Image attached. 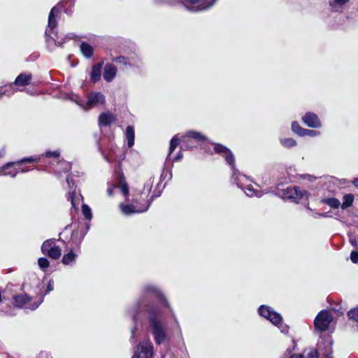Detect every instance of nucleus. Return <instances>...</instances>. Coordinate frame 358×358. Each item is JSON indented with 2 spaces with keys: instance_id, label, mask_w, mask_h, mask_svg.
I'll list each match as a JSON object with an SVG mask.
<instances>
[{
  "instance_id": "09e8293b",
  "label": "nucleus",
  "mask_w": 358,
  "mask_h": 358,
  "mask_svg": "<svg viewBox=\"0 0 358 358\" xmlns=\"http://www.w3.org/2000/svg\"><path fill=\"white\" fill-rule=\"evenodd\" d=\"M350 243L353 247L358 248L357 241L355 238H350Z\"/></svg>"
},
{
  "instance_id": "9d476101",
  "label": "nucleus",
  "mask_w": 358,
  "mask_h": 358,
  "mask_svg": "<svg viewBox=\"0 0 358 358\" xmlns=\"http://www.w3.org/2000/svg\"><path fill=\"white\" fill-rule=\"evenodd\" d=\"M76 103L85 110L92 108L99 107L106 103L104 94L100 92H91L87 95V101L78 99Z\"/></svg>"
},
{
  "instance_id": "37998d69",
  "label": "nucleus",
  "mask_w": 358,
  "mask_h": 358,
  "mask_svg": "<svg viewBox=\"0 0 358 358\" xmlns=\"http://www.w3.org/2000/svg\"><path fill=\"white\" fill-rule=\"evenodd\" d=\"M350 260L354 264L358 263V252L356 250H353L350 253Z\"/></svg>"
},
{
  "instance_id": "20e7f679",
  "label": "nucleus",
  "mask_w": 358,
  "mask_h": 358,
  "mask_svg": "<svg viewBox=\"0 0 358 358\" xmlns=\"http://www.w3.org/2000/svg\"><path fill=\"white\" fill-rule=\"evenodd\" d=\"M190 139L194 140L196 143H202L205 141H208V138L202 134L201 133L196 131H187L185 134L182 135L180 138L178 137V135H175L170 141V147L168 158L171 155V153L175 150L180 143H182L180 149L183 150H192L196 147V145H189L188 141H190Z\"/></svg>"
},
{
  "instance_id": "8fccbe9b",
  "label": "nucleus",
  "mask_w": 358,
  "mask_h": 358,
  "mask_svg": "<svg viewBox=\"0 0 358 358\" xmlns=\"http://www.w3.org/2000/svg\"><path fill=\"white\" fill-rule=\"evenodd\" d=\"M182 157V153L181 151L178 152L176 157L173 158V161H179Z\"/></svg>"
},
{
  "instance_id": "c85d7f7f",
  "label": "nucleus",
  "mask_w": 358,
  "mask_h": 358,
  "mask_svg": "<svg viewBox=\"0 0 358 358\" xmlns=\"http://www.w3.org/2000/svg\"><path fill=\"white\" fill-rule=\"evenodd\" d=\"M43 254L48 255L52 259H58L62 255V250L59 246H57L54 247L53 248L48 249V250H46L45 252H43Z\"/></svg>"
},
{
  "instance_id": "2f4dec72",
  "label": "nucleus",
  "mask_w": 358,
  "mask_h": 358,
  "mask_svg": "<svg viewBox=\"0 0 358 358\" xmlns=\"http://www.w3.org/2000/svg\"><path fill=\"white\" fill-rule=\"evenodd\" d=\"M127 59L129 68L139 67L141 64V60L136 55H131Z\"/></svg>"
},
{
  "instance_id": "473e14b6",
  "label": "nucleus",
  "mask_w": 358,
  "mask_h": 358,
  "mask_svg": "<svg viewBox=\"0 0 358 358\" xmlns=\"http://www.w3.org/2000/svg\"><path fill=\"white\" fill-rule=\"evenodd\" d=\"M354 201V196L352 194H345L343 197V203L341 204L342 209L350 207Z\"/></svg>"
},
{
  "instance_id": "4468645a",
  "label": "nucleus",
  "mask_w": 358,
  "mask_h": 358,
  "mask_svg": "<svg viewBox=\"0 0 358 358\" xmlns=\"http://www.w3.org/2000/svg\"><path fill=\"white\" fill-rule=\"evenodd\" d=\"M153 345L149 339L141 342L134 350L131 358H152Z\"/></svg>"
},
{
  "instance_id": "4c0bfd02",
  "label": "nucleus",
  "mask_w": 358,
  "mask_h": 358,
  "mask_svg": "<svg viewBox=\"0 0 358 358\" xmlns=\"http://www.w3.org/2000/svg\"><path fill=\"white\" fill-rule=\"evenodd\" d=\"M82 213L85 216V219L88 221L91 220L92 217L91 208L86 204L82 205Z\"/></svg>"
},
{
  "instance_id": "a878e982",
  "label": "nucleus",
  "mask_w": 358,
  "mask_h": 358,
  "mask_svg": "<svg viewBox=\"0 0 358 358\" xmlns=\"http://www.w3.org/2000/svg\"><path fill=\"white\" fill-rule=\"evenodd\" d=\"M31 78L32 76L30 73H21L16 78L14 84L17 86H26L29 85Z\"/></svg>"
},
{
  "instance_id": "603ef678",
  "label": "nucleus",
  "mask_w": 358,
  "mask_h": 358,
  "mask_svg": "<svg viewBox=\"0 0 358 358\" xmlns=\"http://www.w3.org/2000/svg\"><path fill=\"white\" fill-rule=\"evenodd\" d=\"M352 182L355 187L358 188V178H355Z\"/></svg>"
},
{
  "instance_id": "49530a36",
  "label": "nucleus",
  "mask_w": 358,
  "mask_h": 358,
  "mask_svg": "<svg viewBox=\"0 0 358 358\" xmlns=\"http://www.w3.org/2000/svg\"><path fill=\"white\" fill-rule=\"evenodd\" d=\"M301 178L306 179L309 181H313L316 179L315 177L310 175H303L300 176Z\"/></svg>"
},
{
  "instance_id": "dca6fc26",
  "label": "nucleus",
  "mask_w": 358,
  "mask_h": 358,
  "mask_svg": "<svg viewBox=\"0 0 358 358\" xmlns=\"http://www.w3.org/2000/svg\"><path fill=\"white\" fill-rule=\"evenodd\" d=\"M66 182L68 183L71 189L69 192L67 199L71 201L72 208L76 211L78 210V206L80 203V198H82V196L80 194L77 195L75 189L73 190L74 184L72 176L69 175L66 177Z\"/></svg>"
},
{
  "instance_id": "f257e3e1",
  "label": "nucleus",
  "mask_w": 358,
  "mask_h": 358,
  "mask_svg": "<svg viewBox=\"0 0 358 358\" xmlns=\"http://www.w3.org/2000/svg\"><path fill=\"white\" fill-rule=\"evenodd\" d=\"M156 307L168 310L173 315V311L159 287L154 284L148 283L143 287L139 300L129 310V313L132 320L136 322L138 312L148 313L149 308Z\"/></svg>"
},
{
  "instance_id": "bf43d9fd",
  "label": "nucleus",
  "mask_w": 358,
  "mask_h": 358,
  "mask_svg": "<svg viewBox=\"0 0 358 358\" xmlns=\"http://www.w3.org/2000/svg\"><path fill=\"white\" fill-rule=\"evenodd\" d=\"M192 141H193L192 139H190V141H188V144L189 145H196Z\"/></svg>"
},
{
  "instance_id": "423d86ee",
  "label": "nucleus",
  "mask_w": 358,
  "mask_h": 358,
  "mask_svg": "<svg viewBox=\"0 0 358 358\" xmlns=\"http://www.w3.org/2000/svg\"><path fill=\"white\" fill-rule=\"evenodd\" d=\"M160 196V192H157V190L154 192V195H152L150 200H147L145 202H143L138 196H136L133 199L132 203H121L119 206L120 209L122 214L124 215H131L135 213H144L148 210L149 206H150L152 201L155 197H158Z\"/></svg>"
},
{
  "instance_id": "c756f323",
  "label": "nucleus",
  "mask_w": 358,
  "mask_h": 358,
  "mask_svg": "<svg viewBox=\"0 0 358 358\" xmlns=\"http://www.w3.org/2000/svg\"><path fill=\"white\" fill-rule=\"evenodd\" d=\"M126 138L127 140V145L131 148L134 144V129L132 126H128L126 129Z\"/></svg>"
},
{
  "instance_id": "7ed1b4c3",
  "label": "nucleus",
  "mask_w": 358,
  "mask_h": 358,
  "mask_svg": "<svg viewBox=\"0 0 358 358\" xmlns=\"http://www.w3.org/2000/svg\"><path fill=\"white\" fill-rule=\"evenodd\" d=\"M148 322L149 328L153 336L155 342L159 345L165 342L168 338L166 325L164 320L166 317L171 316L175 320L176 316L166 309L159 308H149L148 309Z\"/></svg>"
},
{
  "instance_id": "72a5a7b5",
  "label": "nucleus",
  "mask_w": 358,
  "mask_h": 358,
  "mask_svg": "<svg viewBox=\"0 0 358 358\" xmlns=\"http://www.w3.org/2000/svg\"><path fill=\"white\" fill-rule=\"evenodd\" d=\"M322 203L329 206L332 208H338L341 202L338 199L336 198H327L322 200Z\"/></svg>"
},
{
  "instance_id": "f3484780",
  "label": "nucleus",
  "mask_w": 358,
  "mask_h": 358,
  "mask_svg": "<svg viewBox=\"0 0 358 358\" xmlns=\"http://www.w3.org/2000/svg\"><path fill=\"white\" fill-rule=\"evenodd\" d=\"M301 120L307 127L310 128H320L322 127L318 116L312 112L306 113L301 117Z\"/></svg>"
},
{
  "instance_id": "4be33fe9",
  "label": "nucleus",
  "mask_w": 358,
  "mask_h": 358,
  "mask_svg": "<svg viewBox=\"0 0 358 358\" xmlns=\"http://www.w3.org/2000/svg\"><path fill=\"white\" fill-rule=\"evenodd\" d=\"M115 121V115L109 112L102 113L99 117V124L100 127H107Z\"/></svg>"
},
{
  "instance_id": "cd10ccee",
  "label": "nucleus",
  "mask_w": 358,
  "mask_h": 358,
  "mask_svg": "<svg viewBox=\"0 0 358 358\" xmlns=\"http://www.w3.org/2000/svg\"><path fill=\"white\" fill-rule=\"evenodd\" d=\"M80 50L83 55L86 58H90L94 53V48L86 42H82L80 45Z\"/></svg>"
},
{
  "instance_id": "a18cd8bd",
  "label": "nucleus",
  "mask_w": 358,
  "mask_h": 358,
  "mask_svg": "<svg viewBox=\"0 0 358 358\" xmlns=\"http://www.w3.org/2000/svg\"><path fill=\"white\" fill-rule=\"evenodd\" d=\"M60 164L64 166V169L65 171H68L71 169V164L66 162H62Z\"/></svg>"
},
{
  "instance_id": "ea45409f",
  "label": "nucleus",
  "mask_w": 358,
  "mask_h": 358,
  "mask_svg": "<svg viewBox=\"0 0 358 358\" xmlns=\"http://www.w3.org/2000/svg\"><path fill=\"white\" fill-rule=\"evenodd\" d=\"M318 135H320V132L317 131L305 129L303 136H308L314 137Z\"/></svg>"
},
{
  "instance_id": "c9c22d12",
  "label": "nucleus",
  "mask_w": 358,
  "mask_h": 358,
  "mask_svg": "<svg viewBox=\"0 0 358 358\" xmlns=\"http://www.w3.org/2000/svg\"><path fill=\"white\" fill-rule=\"evenodd\" d=\"M56 240L55 238H50L45 241L41 245V252L42 253L48 250L50 248H53L54 247H57L55 245Z\"/></svg>"
},
{
  "instance_id": "5701e85b",
  "label": "nucleus",
  "mask_w": 358,
  "mask_h": 358,
  "mask_svg": "<svg viewBox=\"0 0 358 358\" xmlns=\"http://www.w3.org/2000/svg\"><path fill=\"white\" fill-rule=\"evenodd\" d=\"M78 255L72 249H70L67 253L62 257V262L64 265L72 266L76 264Z\"/></svg>"
},
{
  "instance_id": "bb28decb",
  "label": "nucleus",
  "mask_w": 358,
  "mask_h": 358,
  "mask_svg": "<svg viewBox=\"0 0 358 358\" xmlns=\"http://www.w3.org/2000/svg\"><path fill=\"white\" fill-rule=\"evenodd\" d=\"M111 60L117 65L120 66V69H129V64L127 57L120 55L117 57H112Z\"/></svg>"
},
{
  "instance_id": "0eeeda50",
  "label": "nucleus",
  "mask_w": 358,
  "mask_h": 358,
  "mask_svg": "<svg viewBox=\"0 0 358 358\" xmlns=\"http://www.w3.org/2000/svg\"><path fill=\"white\" fill-rule=\"evenodd\" d=\"M39 159L36 157H24L19 161L8 162L0 167V176H10L14 178L18 173H26L32 169L22 167V165L27 162H36Z\"/></svg>"
},
{
  "instance_id": "b1692460",
  "label": "nucleus",
  "mask_w": 358,
  "mask_h": 358,
  "mask_svg": "<svg viewBox=\"0 0 358 358\" xmlns=\"http://www.w3.org/2000/svg\"><path fill=\"white\" fill-rule=\"evenodd\" d=\"M154 183V178H150L144 185L142 193L139 194V199L143 201H146L148 195L152 189Z\"/></svg>"
},
{
  "instance_id": "2eb2a0df",
  "label": "nucleus",
  "mask_w": 358,
  "mask_h": 358,
  "mask_svg": "<svg viewBox=\"0 0 358 358\" xmlns=\"http://www.w3.org/2000/svg\"><path fill=\"white\" fill-rule=\"evenodd\" d=\"M332 345L333 341L330 337L325 338L324 342L319 343L317 350L318 356H323L322 358H334Z\"/></svg>"
},
{
  "instance_id": "1a4fd4ad",
  "label": "nucleus",
  "mask_w": 358,
  "mask_h": 358,
  "mask_svg": "<svg viewBox=\"0 0 358 358\" xmlns=\"http://www.w3.org/2000/svg\"><path fill=\"white\" fill-rule=\"evenodd\" d=\"M258 313L262 317L276 326L282 333L286 334L288 332L289 327L282 322L281 315L275 311L271 307L262 305L258 309Z\"/></svg>"
},
{
  "instance_id": "9b49d317",
  "label": "nucleus",
  "mask_w": 358,
  "mask_h": 358,
  "mask_svg": "<svg viewBox=\"0 0 358 358\" xmlns=\"http://www.w3.org/2000/svg\"><path fill=\"white\" fill-rule=\"evenodd\" d=\"M170 4L182 3L189 11L199 12L206 10L215 3L213 0H167Z\"/></svg>"
},
{
  "instance_id": "79ce46f5",
  "label": "nucleus",
  "mask_w": 358,
  "mask_h": 358,
  "mask_svg": "<svg viewBox=\"0 0 358 358\" xmlns=\"http://www.w3.org/2000/svg\"><path fill=\"white\" fill-rule=\"evenodd\" d=\"M8 88H9L10 90V92H8V90H4L3 91V90H0V98L6 94L8 96H10L11 94H14L15 90H14L13 88V85H10L7 87Z\"/></svg>"
},
{
  "instance_id": "f8f14e48",
  "label": "nucleus",
  "mask_w": 358,
  "mask_h": 358,
  "mask_svg": "<svg viewBox=\"0 0 358 358\" xmlns=\"http://www.w3.org/2000/svg\"><path fill=\"white\" fill-rule=\"evenodd\" d=\"M58 13L59 9L56 6H54L49 13L48 27L45 29V36L47 38H49L55 41L57 46H62V44L65 42V39H59L57 33H55V37L51 36V34L54 33V29H56L57 26L55 17Z\"/></svg>"
},
{
  "instance_id": "4d7b16f0",
  "label": "nucleus",
  "mask_w": 358,
  "mask_h": 358,
  "mask_svg": "<svg viewBox=\"0 0 358 358\" xmlns=\"http://www.w3.org/2000/svg\"><path fill=\"white\" fill-rule=\"evenodd\" d=\"M90 229V224L89 223H87L86 224V230L85 231H86V233L87 232V231L89 230Z\"/></svg>"
},
{
  "instance_id": "6e6d98bb",
  "label": "nucleus",
  "mask_w": 358,
  "mask_h": 358,
  "mask_svg": "<svg viewBox=\"0 0 358 358\" xmlns=\"http://www.w3.org/2000/svg\"><path fill=\"white\" fill-rule=\"evenodd\" d=\"M319 217H327V213H317Z\"/></svg>"
},
{
  "instance_id": "e2e57ef3",
  "label": "nucleus",
  "mask_w": 358,
  "mask_h": 358,
  "mask_svg": "<svg viewBox=\"0 0 358 358\" xmlns=\"http://www.w3.org/2000/svg\"><path fill=\"white\" fill-rule=\"evenodd\" d=\"M2 350V345L1 343H0V351Z\"/></svg>"
},
{
  "instance_id": "aec40b11",
  "label": "nucleus",
  "mask_w": 358,
  "mask_h": 358,
  "mask_svg": "<svg viewBox=\"0 0 358 358\" xmlns=\"http://www.w3.org/2000/svg\"><path fill=\"white\" fill-rule=\"evenodd\" d=\"M349 2L350 0H328L330 10L340 13L344 10Z\"/></svg>"
},
{
  "instance_id": "ddd939ff",
  "label": "nucleus",
  "mask_w": 358,
  "mask_h": 358,
  "mask_svg": "<svg viewBox=\"0 0 358 358\" xmlns=\"http://www.w3.org/2000/svg\"><path fill=\"white\" fill-rule=\"evenodd\" d=\"M336 313V311L334 309L321 310L314 320L315 329L320 331H326L332 322Z\"/></svg>"
},
{
  "instance_id": "a19ab883",
  "label": "nucleus",
  "mask_w": 358,
  "mask_h": 358,
  "mask_svg": "<svg viewBox=\"0 0 358 358\" xmlns=\"http://www.w3.org/2000/svg\"><path fill=\"white\" fill-rule=\"evenodd\" d=\"M44 155L46 157H54V158H58L60 155V152L59 150H55V151H47Z\"/></svg>"
},
{
  "instance_id": "c03bdc74",
  "label": "nucleus",
  "mask_w": 358,
  "mask_h": 358,
  "mask_svg": "<svg viewBox=\"0 0 358 358\" xmlns=\"http://www.w3.org/2000/svg\"><path fill=\"white\" fill-rule=\"evenodd\" d=\"M54 289V281L52 280H50L48 285H47V289L45 292V294L49 293L50 292L52 291Z\"/></svg>"
},
{
  "instance_id": "393cba45",
  "label": "nucleus",
  "mask_w": 358,
  "mask_h": 358,
  "mask_svg": "<svg viewBox=\"0 0 358 358\" xmlns=\"http://www.w3.org/2000/svg\"><path fill=\"white\" fill-rule=\"evenodd\" d=\"M86 235V231H83V230L79 231L78 230H74L71 234V241L72 243L78 247V250L80 249V245L84 239Z\"/></svg>"
},
{
  "instance_id": "de8ad7c7",
  "label": "nucleus",
  "mask_w": 358,
  "mask_h": 358,
  "mask_svg": "<svg viewBox=\"0 0 358 358\" xmlns=\"http://www.w3.org/2000/svg\"><path fill=\"white\" fill-rule=\"evenodd\" d=\"M168 174H169L168 173V171H166L165 169H164L162 173V174H161V176H160V181L164 180L166 178Z\"/></svg>"
},
{
  "instance_id": "f704fd0d",
  "label": "nucleus",
  "mask_w": 358,
  "mask_h": 358,
  "mask_svg": "<svg viewBox=\"0 0 358 358\" xmlns=\"http://www.w3.org/2000/svg\"><path fill=\"white\" fill-rule=\"evenodd\" d=\"M280 144L286 148H291L296 145V141L292 138H285L280 139Z\"/></svg>"
},
{
  "instance_id": "13d9d810",
  "label": "nucleus",
  "mask_w": 358,
  "mask_h": 358,
  "mask_svg": "<svg viewBox=\"0 0 358 358\" xmlns=\"http://www.w3.org/2000/svg\"><path fill=\"white\" fill-rule=\"evenodd\" d=\"M104 159L108 162H110V160L109 159L107 155H104Z\"/></svg>"
},
{
  "instance_id": "a211bd4d",
  "label": "nucleus",
  "mask_w": 358,
  "mask_h": 358,
  "mask_svg": "<svg viewBox=\"0 0 358 358\" xmlns=\"http://www.w3.org/2000/svg\"><path fill=\"white\" fill-rule=\"evenodd\" d=\"M119 188L121 191V193L126 196L127 199L129 195V187L126 182L124 181L123 176L120 177V185H108L107 188V194L108 196H112L113 194V192L115 189Z\"/></svg>"
},
{
  "instance_id": "864d4df0",
  "label": "nucleus",
  "mask_w": 358,
  "mask_h": 358,
  "mask_svg": "<svg viewBox=\"0 0 358 358\" xmlns=\"http://www.w3.org/2000/svg\"><path fill=\"white\" fill-rule=\"evenodd\" d=\"M135 331H136V327H134V328L131 329V338H135Z\"/></svg>"
},
{
  "instance_id": "6e6552de",
  "label": "nucleus",
  "mask_w": 358,
  "mask_h": 358,
  "mask_svg": "<svg viewBox=\"0 0 358 358\" xmlns=\"http://www.w3.org/2000/svg\"><path fill=\"white\" fill-rule=\"evenodd\" d=\"M13 306H8L2 309L6 315L9 316H14L16 315V308H27L31 310H36L42 302V299L39 301L34 302L33 304H29L31 301L30 297L27 294H20L13 296Z\"/></svg>"
},
{
  "instance_id": "3c124183",
  "label": "nucleus",
  "mask_w": 358,
  "mask_h": 358,
  "mask_svg": "<svg viewBox=\"0 0 358 358\" xmlns=\"http://www.w3.org/2000/svg\"><path fill=\"white\" fill-rule=\"evenodd\" d=\"M38 358H50V357L47 352H42L39 354Z\"/></svg>"
},
{
  "instance_id": "69168bd1",
  "label": "nucleus",
  "mask_w": 358,
  "mask_h": 358,
  "mask_svg": "<svg viewBox=\"0 0 358 358\" xmlns=\"http://www.w3.org/2000/svg\"><path fill=\"white\" fill-rule=\"evenodd\" d=\"M8 358H10V357H8Z\"/></svg>"
},
{
  "instance_id": "5fc2aeb1",
  "label": "nucleus",
  "mask_w": 358,
  "mask_h": 358,
  "mask_svg": "<svg viewBox=\"0 0 358 358\" xmlns=\"http://www.w3.org/2000/svg\"><path fill=\"white\" fill-rule=\"evenodd\" d=\"M156 1L158 3H164L170 4L169 3L167 2V0H156Z\"/></svg>"
},
{
  "instance_id": "0e129e2a",
  "label": "nucleus",
  "mask_w": 358,
  "mask_h": 358,
  "mask_svg": "<svg viewBox=\"0 0 358 358\" xmlns=\"http://www.w3.org/2000/svg\"><path fill=\"white\" fill-rule=\"evenodd\" d=\"M213 1L215 2L216 0H213Z\"/></svg>"
},
{
  "instance_id": "f03ea898",
  "label": "nucleus",
  "mask_w": 358,
  "mask_h": 358,
  "mask_svg": "<svg viewBox=\"0 0 358 358\" xmlns=\"http://www.w3.org/2000/svg\"><path fill=\"white\" fill-rule=\"evenodd\" d=\"M211 146H213V151H211V150L208 148H205L206 151L210 154L218 153L224 158L227 164L231 166L232 171L231 178L238 187L242 189L245 194L250 197H261L263 195L262 191L255 189L252 185L248 184L250 181L248 177L241 174L239 171L236 169L234 156L229 148L219 143H212Z\"/></svg>"
},
{
  "instance_id": "e433bc0d",
  "label": "nucleus",
  "mask_w": 358,
  "mask_h": 358,
  "mask_svg": "<svg viewBox=\"0 0 358 358\" xmlns=\"http://www.w3.org/2000/svg\"><path fill=\"white\" fill-rule=\"evenodd\" d=\"M292 130L299 136H303L305 129L301 127L297 122L292 123Z\"/></svg>"
},
{
  "instance_id": "052dcab7",
  "label": "nucleus",
  "mask_w": 358,
  "mask_h": 358,
  "mask_svg": "<svg viewBox=\"0 0 358 358\" xmlns=\"http://www.w3.org/2000/svg\"><path fill=\"white\" fill-rule=\"evenodd\" d=\"M71 38H73V36H70V35L69 36H66V38H65V39H68V40L71 39Z\"/></svg>"
},
{
  "instance_id": "39448f33",
  "label": "nucleus",
  "mask_w": 358,
  "mask_h": 358,
  "mask_svg": "<svg viewBox=\"0 0 358 358\" xmlns=\"http://www.w3.org/2000/svg\"><path fill=\"white\" fill-rule=\"evenodd\" d=\"M276 194L282 199H288L296 203H305L306 208L309 210H312L308 203L310 194L309 192L300 187H287L285 189H280L278 187Z\"/></svg>"
},
{
  "instance_id": "412c9836",
  "label": "nucleus",
  "mask_w": 358,
  "mask_h": 358,
  "mask_svg": "<svg viewBox=\"0 0 358 358\" xmlns=\"http://www.w3.org/2000/svg\"><path fill=\"white\" fill-rule=\"evenodd\" d=\"M103 65V62L101 61L92 66L90 73V78L92 83H96L100 80Z\"/></svg>"
},
{
  "instance_id": "6ab92c4d",
  "label": "nucleus",
  "mask_w": 358,
  "mask_h": 358,
  "mask_svg": "<svg viewBox=\"0 0 358 358\" xmlns=\"http://www.w3.org/2000/svg\"><path fill=\"white\" fill-rule=\"evenodd\" d=\"M117 73V68L112 63H108L103 68V78L110 83L115 78Z\"/></svg>"
},
{
  "instance_id": "680f3d73",
  "label": "nucleus",
  "mask_w": 358,
  "mask_h": 358,
  "mask_svg": "<svg viewBox=\"0 0 358 358\" xmlns=\"http://www.w3.org/2000/svg\"><path fill=\"white\" fill-rule=\"evenodd\" d=\"M315 217H320L317 215V213H315V215H314Z\"/></svg>"
},
{
  "instance_id": "7c9ffc66",
  "label": "nucleus",
  "mask_w": 358,
  "mask_h": 358,
  "mask_svg": "<svg viewBox=\"0 0 358 358\" xmlns=\"http://www.w3.org/2000/svg\"><path fill=\"white\" fill-rule=\"evenodd\" d=\"M289 358H318V354L315 350H309L302 355H292Z\"/></svg>"
},
{
  "instance_id": "58836bf2",
  "label": "nucleus",
  "mask_w": 358,
  "mask_h": 358,
  "mask_svg": "<svg viewBox=\"0 0 358 358\" xmlns=\"http://www.w3.org/2000/svg\"><path fill=\"white\" fill-rule=\"evenodd\" d=\"M38 265L41 269L45 271L50 266V262L48 259L45 257H40L38 259Z\"/></svg>"
}]
</instances>
